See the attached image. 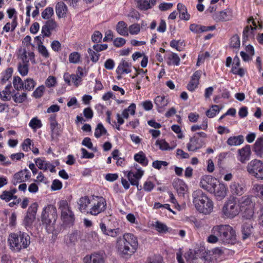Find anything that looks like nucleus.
<instances>
[{
    "label": "nucleus",
    "mask_w": 263,
    "mask_h": 263,
    "mask_svg": "<svg viewBox=\"0 0 263 263\" xmlns=\"http://www.w3.org/2000/svg\"><path fill=\"white\" fill-rule=\"evenodd\" d=\"M249 174L258 180H263V162L255 159L250 161L247 166Z\"/></svg>",
    "instance_id": "obj_7"
},
{
    "label": "nucleus",
    "mask_w": 263,
    "mask_h": 263,
    "mask_svg": "<svg viewBox=\"0 0 263 263\" xmlns=\"http://www.w3.org/2000/svg\"><path fill=\"white\" fill-rule=\"evenodd\" d=\"M177 10L179 12V17L181 20L188 21L190 18V15L187 13L186 7L181 3L177 4Z\"/></svg>",
    "instance_id": "obj_31"
},
{
    "label": "nucleus",
    "mask_w": 263,
    "mask_h": 263,
    "mask_svg": "<svg viewBox=\"0 0 263 263\" xmlns=\"http://www.w3.org/2000/svg\"><path fill=\"white\" fill-rule=\"evenodd\" d=\"M255 30V27H252L251 26H247L245 27L242 32V44L244 45L249 37L253 36V32Z\"/></svg>",
    "instance_id": "obj_33"
},
{
    "label": "nucleus",
    "mask_w": 263,
    "mask_h": 263,
    "mask_svg": "<svg viewBox=\"0 0 263 263\" xmlns=\"http://www.w3.org/2000/svg\"><path fill=\"white\" fill-rule=\"evenodd\" d=\"M168 62L167 64L169 65H173L175 66H178L180 64V58L177 53L172 52L167 56Z\"/></svg>",
    "instance_id": "obj_39"
},
{
    "label": "nucleus",
    "mask_w": 263,
    "mask_h": 263,
    "mask_svg": "<svg viewBox=\"0 0 263 263\" xmlns=\"http://www.w3.org/2000/svg\"><path fill=\"white\" fill-rule=\"evenodd\" d=\"M90 203L91 201L88 196L81 197L78 202V204L79 206V209L81 212L85 211L88 207V205Z\"/></svg>",
    "instance_id": "obj_37"
},
{
    "label": "nucleus",
    "mask_w": 263,
    "mask_h": 263,
    "mask_svg": "<svg viewBox=\"0 0 263 263\" xmlns=\"http://www.w3.org/2000/svg\"><path fill=\"white\" fill-rule=\"evenodd\" d=\"M36 85V82L31 78L24 80V89L27 91H31Z\"/></svg>",
    "instance_id": "obj_48"
},
{
    "label": "nucleus",
    "mask_w": 263,
    "mask_h": 263,
    "mask_svg": "<svg viewBox=\"0 0 263 263\" xmlns=\"http://www.w3.org/2000/svg\"><path fill=\"white\" fill-rule=\"evenodd\" d=\"M184 257L190 263H203L204 261V257L193 254L192 252H187Z\"/></svg>",
    "instance_id": "obj_27"
},
{
    "label": "nucleus",
    "mask_w": 263,
    "mask_h": 263,
    "mask_svg": "<svg viewBox=\"0 0 263 263\" xmlns=\"http://www.w3.org/2000/svg\"><path fill=\"white\" fill-rule=\"evenodd\" d=\"M127 177L132 185L138 186L139 179L134 175V173L132 171L128 173Z\"/></svg>",
    "instance_id": "obj_61"
},
{
    "label": "nucleus",
    "mask_w": 263,
    "mask_h": 263,
    "mask_svg": "<svg viewBox=\"0 0 263 263\" xmlns=\"http://www.w3.org/2000/svg\"><path fill=\"white\" fill-rule=\"evenodd\" d=\"M49 121L52 136L54 135L56 136H58L59 134L57 129L58 123L56 120V116L55 115H51L49 118Z\"/></svg>",
    "instance_id": "obj_36"
},
{
    "label": "nucleus",
    "mask_w": 263,
    "mask_h": 263,
    "mask_svg": "<svg viewBox=\"0 0 263 263\" xmlns=\"http://www.w3.org/2000/svg\"><path fill=\"white\" fill-rule=\"evenodd\" d=\"M216 183V180L215 179L211 176H206L201 179L200 185L202 189L210 193H212Z\"/></svg>",
    "instance_id": "obj_14"
},
{
    "label": "nucleus",
    "mask_w": 263,
    "mask_h": 263,
    "mask_svg": "<svg viewBox=\"0 0 263 263\" xmlns=\"http://www.w3.org/2000/svg\"><path fill=\"white\" fill-rule=\"evenodd\" d=\"M64 80L68 85H70L71 83H72L77 87L81 84L82 81L78 74H70L68 73H64Z\"/></svg>",
    "instance_id": "obj_22"
},
{
    "label": "nucleus",
    "mask_w": 263,
    "mask_h": 263,
    "mask_svg": "<svg viewBox=\"0 0 263 263\" xmlns=\"http://www.w3.org/2000/svg\"><path fill=\"white\" fill-rule=\"evenodd\" d=\"M138 246V238L132 233H125L117 239L116 248L119 253L123 257L131 256L137 251Z\"/></svg>",
    "instance_id": "obj_1"
},
{
    "label": "nucleus",
    "mask_w": 263,
    "mask_h": 263,
    "mask_svg": "<svg viewBox=\"0 0 263 263\" xmlns=\"http://www.w3.org/2000/svg\"><path fill=\"white\" fill-rule=\"evenodd\" d=\"M82 144L83 146L87 147L88 148L93 151L95 152L97 151V148L96 147H93L92 143L91 141V139L89 137H85L83 140Z\"/></svg>",
    "instance_id": "obj_58"
},
{
    "label": "nucleus",
    "mask_w": 263,
    "mask_h": 263,
    "mask_svg": "<svg viewBox=\"0 0 263 263\" xmlns=\"http://www.w3.org/2000/svg\"><path fill=\"white\" fill-rule=\"evenodd\" d=\"M220 109L218 105H212L211 108L206 111V115L209 118H213L219 112Z\"/></svg>",
    "instance_id": "obj_46"
},
{
    "label": "nucleus",
    "mask_w": 263,
    "mask_h": 263,
    "mask_svg": "<svg viewBox=\"0 0 263 263\" xmlns=\"http://www.w3.org/2000/svg\"><path fill=\"white\" fill-rule=\"evenodd\" d=\"M24 81L23 82L21 78L18 76L14 77L13 80V85L14 88L17 90L24 89Z\"/></svg>",
    "instance_id": "obj_49"
},
{
    "label": "nucleus",
    "mask_w": 263,
    "mask_h": 263,
    "mask_svg": "<svg viewBox=\"0 0 263 263\" xmlns=\"http://www.w3.org/2000/svg\"><path fill=\"white\" fill-rule=\"evenodd\" d=\"M230 190L233 195L237 196H241L246 191L244 184L235 181L231 183Z\"/></svg>",
    "instance_id": "obj_15"
},
{
    "label": "nucleus",
    "mask_w": 263,
    "mask_h": 263,
    "mask_svg": "<svg viewBox=\"0 0 263 263\" xmlns=\"http://www.w3.org/2000/svg\"><path fill=\"white\" fill-rule=\"evenodd\" d=\"M201 74V70H197L194 73L187 86L189 90L193 91L198 87Z\"/></svg>",
    "instance_id": "obj_18"
},
{
    "label": "nucleus",
    "mask_w": 263,
    "mask_h": 263,
    "mask_svg": "<svg viewBox=\"0 0 263 263\" xmlns=\"http://www.w3.org/2000/svg\"><path fill=\"white\" fill-rule=\"evenodd\" d=\"M213 234L219 237V240L224 245L234 244L236 241L235 230L230 226L221 224L214 226L212 229Z\"/></svg>",
    "instance_id": "obj_3"
},
{
    "label": "nucleus",
    "mask_w": 263,
    "mask_h": 263,
    "mask_svg": "<svg viewBox=\"0 0 263 263\" xmlns=\"http://www.w3.org/2000/svg\"><path fill=\"white\" fill-rule=\"evenodd\" d=\"M193 202L196 209L204 214H210L213 209V201L201 190L193 193Z\"/></svg>",
    "instance_id": "obj_4"
},
{
    "label": "nucleus",
    "mask_w": 263,
    "mask_h": 263,
    "mask_svg": "<svg viewBox=\"0 0 263 263\" xmlns=\"http://www.w3.org/2000/svg\"><path fill=\"white\" fill-rule=\"evenodd\" d=\"M240 211L237 202L235 200H229L222 208L223 214L227 217L233 218L238 215Z\"/></svg>",
    "instance_id": "obj_9"
},
{
    "label": "nucleus",
    "mask_w": 263,
    "mask_h": 263,
    "mask_svg": "<svg viewBox=\"0 0 263 263\" xmlns=\"http://www.w3.org/2000/svg\"><path fill=\"white\" fill-rule=\"evenodd\" d=\"M230 46L233 48L238 49L240 46L239 36L237 34L234 35L230 39Z\"/></svg>",
    "instance_id": "obj_50"
},
{
    "label": "nucleus",
    "mask_w": 263,
    "mask_h": 263,
    "mask_svg": "<svg viewBox=\"0 0 263 263\" xmlns=\"http://www.w3.org/2000/svg\"><path fill=\"white\" fill-rule=\"evenodd\" d=\"M244 142V138L242 135L232 136L229 137L227 141L228 145L230 146H239Z\"/></svg>",
    "instance_id": "obj_29"
},
{
    "label": "nucleus",
    "mask_w": 263,
    "mask_h": 263,
    "mask_svg": "<svg viewBox=\"0 0 263 263\" xmlns=\"http://www.w3.org/2000/svg\"><path fill=\"white\" fill-rule=\"evenodd\" d=\"M173 185L180 196H183L187 191V187L181 179H176L173 182Z\"/></svg>",
    "instance_id": "obj_23"
},
{
    "label": "nucleus",
    "mask_w": 263,
    "mask_h": 263,
    "mask_svg": "<svg viewBox=\"0 0 263 263\" xmlns=\"http://www.w3.org/2000/svg\"><path fill=\"white\" fill-rule=\"evenodd\" d=\"M252 190L256 198L263 201V184L255 183L253 184Z\"/></svg>",
    "instance_id": "obj_32"
},
{
    "label": "nucleus",
    "mask_w": 263,
    "mask_h": 263,
    "mask_svg": "<svg viewBox=\"0 0 263 263\" xmlns=\"http://www.w3.org/2000/svg\"><path fill=\"white\" fill-rule=\"evenodd\" d=\"M163 257L160 255H154L148 257L145 263H163Z\"/></svg>",
    "instance_id": "obj_53"
},
{
    "label": "nucleus",
    "mask_w": 263,
    "mask_h": 263,
    "mask_svg": "<svg viewBox=\"0 0 263 263\" xmlns=\"http://www.w3.org/2000/svg\"><path fill=\"white\" fill-rule=\"evenodd\" d=\"M202 144L199 137L194 136L190 138V142L187 144V148L189 151H196L202 147Z\"/></svg>",
    "instance_id": "obj_21"
},
{
    "label": "nucleus",
    "mask_w": 263,
    "mask_h": 263,
    "mask_svg": "<svg viewBox=\"0 0 263 263\" xmlns=\"http://www.w3.org/2000/svg\"><path fill=\"white\" fill-rule=\"evenodd\" d=\"M68 12V8L66 5L63 2H59L55 5V12L59 18L66 17Z\"/></svg>",
    "instance_id": "obj_24"
},
{
    "label": "nucleus",
    "mask_w": 263,
    "mask_h": 263,
    "mask_svg": "<svg viewBox=\"0 0 263 263\" xmlns=\"http://www.w3.org/2000/svg\"><path fill=\"white\" fill-rule=\"evenodd\" d=\"M131 71V64L125 59L121 60L116 69L117 73L120 75L129 73Z\"/></svg>",
    "instance_id": "obj_19"
},
{
    "label": "nucleus",
    "mask_w": 263,
    "mask_h": 263,
    "mask_svg": "<svg viewBox=\"0 0 263 263\" xmlns=\"http://www.w3.org/2000/svg\"><path fill=\"white\" fill-rule=\"evenodd\" d=\"M29 126L33 130L40 128L42 126L41 121L36 117L33 118L29 123Z\"/></svg>",
    "instance_id": "obj_52"
},
{
    "label": "nucleus",
    "mask_w": 263,
    "mask_h": 263,
    "mask_svg": "<svg viewBox=\"0 0 263 263\" xmlns=\"http://www.w3.org/2000/svg\"><path fill=\"white\" fill-rule=\"evenodd\" d=\"M237 160L242 163H246V162L250 160L251 151V146L249 145H246L237 151Z\"/></svg>",
    "instance_id": "obj_13"
},
{
    "label": "nucleus",
    "mask_w": 263,
    "mask_h": 263,
    "mask_svg": "<svg viewBox=\"0 0 263 263\" xmlns=\"http://www.w3.org/2000/svg\"><path fill=\"white\" fill-rule=\"evenodd\" d=\"M37 207V204L34 202L28 208L27 215L24 220V224L26 228H30L34 222L35 219Z\"/></svg>",
    "instance_id": "obj_11"
},
{
    "label": "nucleus",
    "mask_w": 263,
    "mask_h": 263,
    "mask_svg": "<svg viewBox=\"0 0 263 263\" xmlns=\"http://www.w3.org/2000/svg\"><path fill=\"white\" fill-rule=\"evenodd\" d=\"M253 152L259 158L263 157V138L260 137L256 140L254 146Z\"/></svg>",
    "instance_id": "obj_25"
},
{
    "label": "nucleus",
    "mask_w": 263,
    "mask_h": 263,
    "mask_svg": "<svg viewBox=\"0 0 263 263\" xmlns=\"http://www.w3.org/2000/svg\"><path fill=\"white\" fill-rule=\"evenodd\" d=\"M57 218V210L54 205L48 204L44 207L41 215V221L48 233H54Z\"/></svg>",
    "instance_id": "obj_5"
},
{
    "label": "nucleus",
    "mask_w": 263,
    "mask_h": 263,
    "mask_svg": "<svg viewBox=\"0 0 263 263\" xmlns=\"http://www.w3.org/2000/svg\"><path fill=\"white\" fill-rule=\"evenodd\" d=\"M13 72V69L11 68H7L3 74L1 78V81L3 84L5 83L11 77Z\"/></svg>",
    "instance_id": "obj_59"
},
{
    "label": "nucleus",
    "mask_w": 263,
    "mask_h": 263,
    "mask_svg": "<svg viewBox=\"0 0 263 263\" xmlns=\"http://www.w3.org/2000/svg\"><path fill=\"white\" fill-rule=\"evenodd\" d=\"M134 158L136 161L142 165L146 166L148 165V160L147 159L145 154L142 151H140L135 154Z\"/></svg>",
    "instance_id": "obj_34"
},
{
    "label": "nucleus",
    "mask_w": 263,
    "mask_h": 263,
    "mask_svg": "<svg viewBox=\"0 0 263 263\" xmlns=\"http://www.w3.org/2000/svg\"><path fill=\"white\" fill-rule=\"evenodd\" d=\"M168 102L167 99L164 96H158L155 99V104L159 112L164 110V108L167 106Z\"/></svg>",
    "instance_id": "obj_26"
},
{
    "label": "nucleus",
    "mask_w": 263,
    "mask_h": 263,
    "mask_svg": "<svg viewBox=\"0 0 263 263\" xmlns=\"http://www.w3.org/2000/svg\"><path fill=\"white\" fill-rule=\"evenodd\" d=\"M14 198H16V196L14 195L13 193L11 191H5L0 195V198L2 200H5L6 202L10 201Z\"/></svg>",
    "instance_id": "obj_55"
},
{
    "label": "nucleus",
    "mask_w": 263,
    "mask_h": 263,
    "mask_svg": "<svg viewBox=\"0 0 263 263\" xmlns=\"http://www.w3.org/2000/svg\"><path fill=\"white\" fill-rule=\"evenodd\" d=\"M11 88V84H9L7 85L4 90L0 92V98L4 101H9L10 98L9 95L10 93V88Z\"/></svg>",
    "instance_id": "obj_45"
},
{
    "label": "nucleus",
    "mask_w": 263,
    "mask_h": 263,
    "mask_svg": "<svg viewBox=\"0 0 263 263\" xmlns=\"http://www.w3.org/2000/svg\"><path fill=\"white\" fill-rule=\"evenodd\" d=\"M211 193L214 194V196L218 200L223 199L227 195V187L223 183H216L213 188Z\"/></svg>",
    "instance_id": "obj_16"
},
{
    "label": "nucleus",
    "mask_w": 263,
    "mask_h": 263,
    "mask_svg": "<svg viewBox=\"0 0 263 263\" xmlns=\"http://www.w3.org/2000/svg\"><path fill=\"white\" fill-rule=\"evenodd\" d=\"M28 60L20 62L18 65V71L22 76H25L28 72Z\"/></svg>",
    "instance_id": "obj_40"
},
{
    "label": "nucleus",
    "mask_w": 263,
    "mask_h": 263,
    "mask_svg": "<svg viewBox=\"0 0 263 263\" xmlns=\"http://www.w3.org/2000/svg\"><path fill=\"white\" fill-rule=\"evenodd\" d=\"M116 30L121 35L127 36L128 35V28L127 24L123 21H119L116 25Z\"/></svg>",
    "instance_id": "obj_28"
},
{
    "label": "nucleus",
    "mask_w": 263,
    "mask_h": 263,
    "mask_svg": "<svg viewBox=\"0 0 263 263\" xmlns=\"http://www.w3.org/2000/svg\"><path fill=\"white\" fill-rule=\"evenodd\" d=\"M212 17L216 22L231 21L233 17V10L231 8H227L223 10L215 12L213 14Z\"/></svg>",
    "instance_id": "obj_10"
},
{
    "label": "nucleus",
    "mask_w": 263,
    "mask_h": 263,
    "mask_svg": "<svg viewBox=\"0 0 263 263\" xmlns=\"http://www.w3.org/2000/svg\"><path fill=\"white\" fill-rule=\"evenodd\" d=\"M137 8L141 10H147L151 8V4L148 0H135Z\"/></svg>",
    "instance_id": "obj_42"
},
{
    "label": "nucleus",
    "mask_w": 263,
    "mask_h": 263,
    "mask_svg": "<svg viewBox=\"0 0 263 263\" xmlns=\"http://www.w3.org/2000/svg\"><path fill=\"white\" fill-rule=\"evenodd\" d=\"M254 230L253 223L251 221L244 222L241 226L242 238L243 240L248 238Z\"/></svg>",
    "instance_id": "obj_20"
},
{
    "label": "nucleus",
    "mask_w": 263,
    "mask_h": 263,
    "mask_svg": "<svg viewBox=\"0 0 263 263\" xmlns=\"http://www.w3.org/2000/svg\"><path fill=\"white\" fill-rule=\"evenodd\" d=\"M140 31V26L138 24H134L128 27V32L132 35L138 34Z\"/></svg>",
    "instance_id": "obj_62"
},
{
    "label": "nucleus",
    "mask_w": 263,
    "mask_h": 263,
    "mask_svg": "<svg viewBox=\"0 0 263 263\" xmlns=\"http://www.w3.org/2000/svg\"><path fill=\"white\" fill-rule=\"evenodd\" d=\"M91 204V208L87 213L93 216H97L103 212L106 209V201L102 196H92Z\"/></svg>",
    "instance_id": "obj_8"
},
{
    "label": "nucleus",
    "mask_w": 263,
    "mask_h": 263,
    "mask_svg": "<svg viewBox=\"0 0 263 263\" xmlns=\"http://www.w3.org/2000/svg\"><path fill=\"white\" fill-rule=\"evenodd\" d=\"M31 177L30 171L25 168L14 174L12 179V183L16 185L18 183L25 182L28 180Z\"/></svg>",
    "instance_id": "obj_12"
},
{
    "label": "nucleus",
    "mask_w": 263,
    "mask_h": 263,
    "mask_svg": "<svg viewBox=\"0 0 263 263\" xmlns=\"http://www.w3.org/2000/svg\"><path fill=\"white\" fill-rule=\"evenodd\" d=\"M54 14V10L52 7H47L42 12V17L44 20H48L52 17Z\"/></svg>",
    "instance_id": "obj_56"
},
{
    "label": "nucleus",
    "mask_w": 263,
    "mask_h": 263,
    "mask_svg": "<svg viewBox=\"0 0 263 263\" xmlns=\"http://www.w3.org/2000/svg\"><path fill=\"white\" fill-rule=\"evenodd\" d=\"M45 87L43 85L37 87L32 93V96L35 98H40L43 96L45 92Z\"/></svg>",
    "instance_id": "obj_60"
},
{
    "label": "nucleus",
    "mask_w": 263,
    "mask_h": 263,
    "mask_svg": "<svg viewBox=\"0 0 263 263\" xmlns=\"http://www.w3.org/2000/svg\"><path fill=\"white\" fill-rule=\"evenodd\" d=\"M13 100L15 103H21L27 99V94L23 92L22 94L16 93L13 96Z\"/></svg>",
    "instance_id": "obj_57"
},
{
    "label": "nucleus",
    "mask_w": 263,
    "mask_h": 263,
    "mask_svg": "<svg viewBox=\"0 0 263 263\" xmlns=\"http://www.w3.org/2000/svg\"><path fill=\"white\" fill-rule=\"evenodd\" d=\"M238 205L241 210L251 206L254 203L252 201L251 197L248 196H243L238 200Z\"/></svg>",
    "instance_id": "obj_30"
},
{
    "label": "nucleus",
    "mask_w": 263,
    "mask_h": 263,
    "mask_svg": "<svg viewBox=\"0 0 263 263\" xmlns=\"http://www.w3.org/2000/svg\"><path fill=\"white\" fill-rule=\"evenodd\" d=\"M59 209L61 213V219L66 226H71L75 220L74 213L66 200H62L58 202Z\"/></svg>",
    "instance_id": "obj_6"
},
{
    "label": "nucleus",
    "mask_w": 263,
    "mask_h": 263,
    "mask_svg": "<svg viewBox=\"0 0 263 263\" xmlns=\"http://www.w3.org/2000/svg\"><path fill=\"white\" fill-rule=\"evenodd\" d=\"M8 242L12 251L20 252L22 250L29 247L30 244V237L27 233L18 231L9 234Z\"/></svg>",
    "instance_id": "obj_2"
},
{
    "label": "nucleus",
    "mask_w": 263,
    "mask_h": 263,
    "mask_svg": "<svg viewBox=\"0 0 263 263\" xmlns=\"http://www.w3.org/2000/svg\"><path fill=\"white\" fill-rule=\"evenodd\" d=\"M81 61V55L78 52H73L69 55V61L70 63L78 64Z\"/></svg>",
    "instance_id": "obj_54"
},
{
    "label": "nucleus",
    "mask_w": 263,
    "mask_h": 263,
    "mask_svg": "<svg viewBox=\"0 0 263 263\" xmlns=\"http://www.w3.org/2000/svg\"><path fill=\"white\" fill-rule=\"evenodd\" d=\"M231 71L233 74H237L241 77H242L245 73V71L243 68H238L236 65L233 66Z\"/></svg>",
    "instance_id": "obj_64"
},
{
    "label": "nucleus",
    "mask_w": 263,
    "mask_h": 263,
    "mask_svg": "<svg viewBox=\"0 0 263 263\" xmlns=\"http://www.w3.org/2000/svg\"><path fill=\"white\" fill-rule=\"evenodd\" d=\"M156 145L159 146V148L162 151L172 150L176 147V145L170 146L168 143L164 139L157 140Z\"/></svg>",
    "instance_id": "obj_41"
},
{
    "label": "nucleus",
    "mask_w": 263,
    "mask_h": 263,
    "mask_svg": "<svg viewBox=\"0 0 263 263\" xmlns=\"http://www.w3.org/2000/svg\"><path fill=\"white\" fill-rule=\"evenodd\" d=\"M242 217L246 219L250 220L253 218L254 213V204L249 206L245 209L241 210Z\"/></svg>",
    "instance_id": "obj_38"
},
{
    "label": "nucleus",
    "mask_w": 263,
    "mask_h": 263,
    "mask_svg": "<svg viewBox=\"0 0 263 263\" xmlns=\"http://www.w3.org/2000/svg\"><path fill=\"white\" fill-rule=\"evenodd\" d=\"M92 263H104V257L102 254L95 253L90 255Z\"/></svg>",
    "instance_id": "obj_51"
},
{
    "label": "nucleus",
    "mask_w": 263,
    "mask_h": 263,
    "mask_svg": "<svg viewBox=\"0 0 263 263\" xmlns=\"http://www.w3.org/2000/svg\"><path fill=\"white\" fill-rule=\"evenodd\" d=\"M107 133L106 129L104 128L103 124L101 123L98 124L97 127L95 131V136L97 138H99L102 136L106 134Z\"/></svg>",
    "instance_id": "obj_47"
},
{
    "label": "nucleus",
    "mask_w": 263,
    "mask_h": 263,
    "mask_svg": "<svg viewBox=\"0 0 263 263\" xmlns=\"http://www.w3.org/2000/svg\"><path fill=\"white\" fill-rule=\"evenodd\" d=\"M153 227L159 233H163L168 231L167 226L159 221H157L153 224Z\"/></svg>",
    "instance_id": "obj_43"
},
{
    "label": "nucleus",
    "mask_w": 263,
    "mask_h": 263,
    "mask_svg": "<svg viewBox=\"0 0 263 263\" xmlns=\"http://www.w3.org/2000/svg\"><path fill=\"white\" fill-rule=\"evenodd\" d=\"M168 163L165 161L156 160L152 163V166L157 170H160L162 166H167Z\"/></svg>",
    "instance_id": "obj_63"
},
{
    "label": "nucleus",
    "mask_w": 263,
    "mask_h": 263,
    "mask_svg": "<svg viewBox=\"0 0 263 263\" xmlns=\"http://www.w3.org/2000/svg\"><path fill=\"white\" fill-rule=\"evenodd\" d=\"M80 238V232L75 231L72 233L68 235L65 237V241L67 244L72 245L75 244Z\"/></svg>",
    "instance_id": "obj_35"
},
{
    "label": "nucleus",
    "mask_w": 263,
    "mask_h": 263,
    "mask_svg": "<svg viewBox=\"0 0 263 263\" xmlns=\"http://www.w3.org/2000/svg\"><path fill=\"white\" fill-rule=\"evenodd\" d=\"M34 162L40 170H42L44 171L49 170L51 172H54L55 171V167L49 162H47L43 158H36L34 159Z\"/></svg>",
    "instance_id": "obj_17"
},
{
    "label": "nucleus",
    "mask_w": 263,
    "mask_h": 263,
    "mask_svg": "<svg viewBox=\"0 0 263 263\" xmlns=\"http://www.w3.org/2000/svg\"><path fill=\"white\" fill-rule=\"evenodd\" d=\"M119 151L115 149L111 153L112 158L117 160L116 164L118 166H123L125 165V160L123 158L119 157Z\"/></svg>",
    "instance_id": "obj_44"
}]
</instances>
